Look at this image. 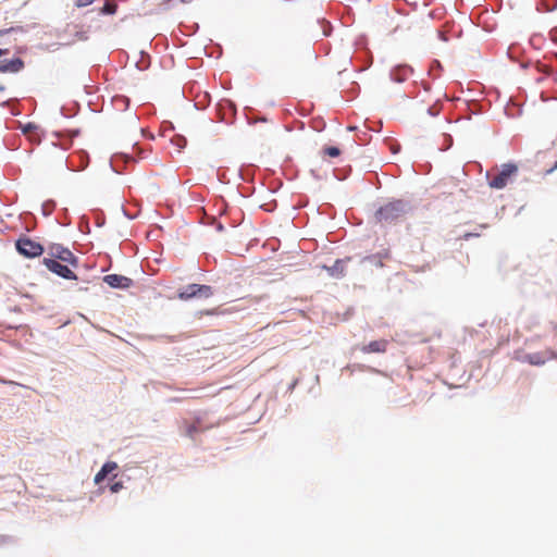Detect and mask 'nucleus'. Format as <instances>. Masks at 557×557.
I'll return each instance as SVG.
<instances>
[{
    "label": "nucleus",
    "mask_w": 557,
    "mask_h": 557,
    "mask_svg": "<svg viewBox=\"0 0 557 557\" xmlns=\"http://www.w3.org/2000/svg\"><path fill=\"white\" fill-rule=\"evenodd\" d=\"M409 211V205L404 200L397 199L381 206L375 211L374 219L376 223L383 226L393 225L403 221Z\"/></svg>",
    "instance_id": "nucleus-1"
},
{
    "label": "nucleus",
    "mask_w": 557,
    "mask_h": 557,
    "mask_svg": "<svg viewBox=\"0 0 557 557\" xmlns=\"http://www.w3.org/2000/svg\"><path fill=\"white\" fill-rule=\"evenodd\" d=\"M518 173V166L513 163H506L502 165V170L490 182L488 185L494 189L505 188L511 178Z\"/></svg>",
    "instance_id": "nucleus-2"
},
{
    "label": "nucleus",
    "mask_w": 557,
    "mask_h": 557,
    "mask_svg": "<svg viewBox=\"0 0 557 557\" xmlns=\"http://www.w3.org/2000/svg\"><path fill=\"white\" fill-rule=\"evenodd\" d=\"M16 250L26 258H36L42 255L44 247L29 237H20L15 243Z\"/></svg>",
    "instance_id": "nucleus-3"
},
{
    "label": "nucleus",
    "mask_w": 557,
    "mask_h": 557,
    "mask_svg": "<svg viewBox=\"0 0 557 557\" xmlns=\"http://www.w3.org/2000/svg\"><path fill=\"white\" fill-rule=\"evenodd\" d=\"M49 255L51 256L50 259H54L57 261L61 260L74 268L77 267V258L73 255V252L70 249L63 247L60 244H52L49 247Z\"/></svg>",
    "instance_id": "nucleus-4"
},
{
    "label": "nucleus",
    "mask_w": 557,
    "mask_h": 557,
    "mask_svg": "<svg viewBox=\"0 0 557 557\" xmlns=\"http://www.w3.org/2000/svg\"><path fill=\"white\" fill-rule=\"evenodd\" d=\"M212 295V287L209 285L189 284L180 292L178 297L186 300L196 296L209 298Z\"/></svg>",
    "instance_id": "nucleus-5"
},
{
    "label": "nucleus",
    "mask_w": 557,
    "mask_h": 557,
    "mask_svg": "<svg viewBox=\"0 0 557 557\" xmlns=\"http://www.w3.org/2000/svg\"><path fill=\"white\" fill-rule=\"evenodd\" d=\"M42 263L49 271L53 272L54 274L63 278L77 280L75 273L67 265L61 264L59 261L54 259L44 258Z\"/></svg>",
    "instance_id": "nucleus-6"
},
{
    "label": "nucleus",
    "mask_w": 557,
    "mask_h": 557,
    "mask_svg": "<svg viewBox=\"0 0 557 557\" xmlns=\"http://www.w3.org/2000/svg\"><path fill=\"white\" fill-rule=\"evenodd\" d=\"M103 282L107 283L112 288H128L131 287L133 281L124 275L120 274H108L103 277Z\"/></svg>",
    "instance_id": "nucleus-7"
},
{
    "label": "nucleus",
    "mask_w": 557,
    "mask_h": 557,
    "mask_svg": "<svg viewBox=\"0 0 557 557\" xmlns=\"http://www.w3.org/2000/svg\"><path fill=\"white\" fill-rule=\"evenodd\" d=\"M388 342L386 339H377L370 342L368 345H364L360 348L363 354L371 352H385L387 349Z\"/></svg>",
    "instance_id": "nucleus-8"
},
{
    "label": "nucleus",
    "mask_w": 557,
    "mask_h": 557,
    "mask_svg": "<svg viewBox=\"0 0 557 557\" xmlns=\"http://www.w3.org/2000/svg\"><path fill=\"white\" fill-rule=\"evenodd\" d=\"M349 260H350L349 257H347L344 260H336L332 267H330V268L324 267V268L329 271L331 276L339 278L345 275V263H346V261H349Z\"/></svg>",
    "instance_id": "nucleus-9"
},
{
    "label": "nucleus",
    "mask_w": 557,
    "mask_h": 557,
    "mask_svg": "<svg viewBox=\"0 0 557 557\" xmlns=\"http://www.w3.org/2000/svg\"><path fill=\"white\" fill-rule=\"evenodd\" d=\"M115 469H117V465L116 462H113V461H108L106 462L102 468L100 469V471L95 475V483L96 484H99L100 482H102L106 476L113 472Z\"/></svg>",
    "instance_id": "nucleus-10"
},
{
    "label": "nucleus",
    "mask_w": 557,
    "mask_h": 557,
    "mask_svg": "<svg viewBox=\"0 0 557 557\" xmlns=\"http://www.w3.org/2000/svg\"><path fill=\"white\" fill-rule=\"evenodd\" d=\"M389 258V252L384 250L382 252H377L372 256H368L362 259V262L369 261L377 268H382L384 265V260Z\"/></svg>",
    "instance_id": "nucleus-11"
},
{
    "label": "nucleus",
    "mask_w": 557,
    "mask_h": 557,
    "mask_svg": "<svg viewBox=\"0 0 557 557\" xmlns=\"http://www.w3.org/2000/svg\"><path fill=\"white\" fill-rule=\"evenodd\" d=\"M525 361L533 366L544 364L546 358L541 352L529 354L525 356Z\"/></svg>",
    "instance_id": "nucleus-12"
},
{
    "label": "nucleus",
    "mask_w": 557,
    "mask_h": 557,
    "mask_svg": "<svg viewBox=\"0 0 557 557\" xmlns=\"http://www.w3.org/2000/svg\"><path fill=\"white\" fill-rule=\"evenodd\" d=\"M199 432V428L196 423H189L185 426V434L186 436L194 438L195 434Z\"/></svg>",
    "instance_id": "nucleus-13"
},
{
    "label": "nucleus",
    "mask_w": 557,
    "mask_h": 557,
    "mask_svg": "<svg viewBox=\"0 0 557 557\" xmlns=\"http://www.w3.org/2000/svg\"><path fill=\"white\" fill-rule=\"evenodd\" d=\"M322 152L324 156H329L331 158H336L341 154V150L337 147H325Z\"/></svg>",
    "instance_id": "nucleus-14"
},
{
    "label": "nucleus",
    "mask_w": 557,
    "mask_h": 557,
    "mask_svg": "<svg viewBox=\"0 0 557 557\" xmlns=\"http://www.w3.org/2000/svg\"><path fill=\"white\" fill-rule=\"evenodd\" d=\"M95 0H76L77 8H84L94 3Z\"/></svg>",
    "instance_id": "nucleus-15"
},
{
    "label": "nucleus",
    "mask_w": 557,
    "mask_h": 557,
    "mask_svg": "<svg viewBox=\"0 0 557 557\" xmlns=\"http://www.w3.org/2000/svg\"><path fill=\"white\" fill-rule=\"evenodd\" d=\"M122 488H123V483H122V482H115L114 484H112V485L110 486V491H111L112 493H117V492H119L120 490H122Z\"/></svg>",
    "instance_id": "nucleus-16"
},
{
    "label": "nucleus",
    "mask_w": 557,
    "mask_h": 557,
    "mask_svg": "<svg viewBox=\"0 0 557 557\" xmlns=\"http://www.w3.org/2000/svg\"><path fill=\"white\" fill-rule=\"evenodd\" d=\"M103 12L108 14H113L115 12V5L106 4L103 8Z\"/></svg>",
    "instance_id": "nucleus-17"
},
{
    "label": "nucleus",
    "mask_w": 557,
    "mask_h": 557,
    "mask_svg": "<svg viewBox=\"0 0 557 557\" xmlns=\"http://www.w3.org/2000/svg\"><path fill=\"white\" fill-rule=\"evenodd\" d=\"M174 140L180 148H183L186 145V139L184 137L177 136Z\"/></svg>",
    "instance_id": "nucleus-18"
},
{
    "label": "nucleus",
    "mask_w": 557,
    "mask_h": 557,
    "mask_svg": "<svg viewBox=\"0 0 557 557\" xmlns=\"http://www.w3.org/2000/svg\"><path fill=\"white\" fill-rule=\"evenodd\" d=\"M37 126L34 125V124H27L25 127H24V133H29L30 131L33 129H36Z\"/></svg>",
    "instance_id": "nucleus-19"
},
{
    "label": "nucleus",
    "mask_w": 557,
    "mask_h": 557,
    "mask_svg": "<svg viewBox=\"0 0 557 557\" xmlns=\"http://www.w3.org/2000/svg\"><path fill=\"white\" fill-rule=\"evenodd\" d=\"M556 169H557V161L554 163V165L550 169H547L545 171V174L548 175V174L553 173Z\"/></svg>",
    "instance_id": "nucleus-20"
}]
</instances>
